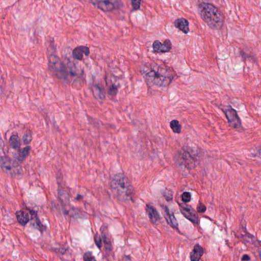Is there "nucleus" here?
Listing matches in <instances>:
<instances>
[{
	"mask_svg": "<svg viewBox=\"0 0 261 261\" xmlns=\"http://www.w3.org/2000/svg\"><path fill=\"white\" fill-rule=\"evenodd\" d=\"M191 194L190 192H185L181 195L182 200L184 202V203H186L191 200Z\"/></svg>",
	"mask_w": 261,
	"mask_h": 261,
	"instance_id": "nucleus-26",
	"label": "nucleus"
},
{
	"mask_svg": "<svg viewBox=\"0 0 261 261\" xmlns=\"http://www.w3.org/2000/svg\"><path fill=\"white\" fill-rule=\"evenodd\" d=\"M141 0H132V5L133 10H137L140 8Z\"/></svg>",
	"mask_w": 261,
	"mask_h": 261,
	"instance_id": "nucleus-27",
	"label": "nucleus"
},
{
	"mask_svg": "<svg viewBox=\"0 0 261 261\" xmlns=\"http://www.w3.org/2000/svg\"><path fill=\"white\" fill-rule=\"evenodd\" d=\"M102 238L104 244L111 243V239L109 237H107L106 234L102 235Z\"/></svg>",
	"mask_w": 261,
	"mask_h": 261,
	"instance_id": "nucleus-32",
	"label": "nucleus"
},
{
	"mask_svg": "<svg viewBox=\"0 0 261 261\" xmlns=\"http://www.w3.org/2000/svg\"><path fill=\"white\" fill-rule=\"evenodd\" d=\"M250 260V257L247 254H243L241 258V261H249Z\"/></svg>",
	"mask_w": 261,
	"mask_h": 261,
	"instance_id": "nucleus-34",
	"label": "nucleus"
},
{
	"mask_svg": "<svg viewBox=\"0 0 261 261\" xmlns=\"http://www.w3.org/2000/svg\"><path fill=\"white\" fill-rule=\"evenodd\" d=\"M146 213L149 218L150 221L152 224H157L160 222L161 217L158 212L153 206L149 204H147Z\"/></svg>",
	"mask_w": 261,
	"mask_h": 261,
	"instance_id": "nucleus-13",
	"label": "nucleus"
},
{
	"mask_svg": "<svg viewBox=\"0 0 261 261\" xmlns=\"http://www.w3.org/2000/svg\"><path fill=\"white\" fill-rule=\"evenodd\" d=\"M90 54L89 48L85 46H80L73 49L72 56L73 60H77L82 61L84 59V56L88 57Z\"/></svg>",
	"mask_w": 261,
	"mask_h": 261,
	"instance_id": "nucleus-10",
	"label": "nucleus"
},
{
	"mask_svg": "<svg viewBox=\"0 0 261 261\" xmlns=\"http://www.w3.org/2000/svg\"><path fill=\"white\" fill-rule=\"evenodd\" d=\"M191 160H192L190 157V155L188 154L186 151L185 148H183L178 155L177 163L179 166L181 168H186L188 167Z\"/></svg>",
	"mask_w": 261,
	"mask_h": 261,
	"instance_id": "nucleus-14",
	"label": "nucleus"
},
{
	"mask_svg": "<svg viewBox=\"0 0 261 261\" xmlns=\"http://www.w3.org/2000/svg\"><path fill=\"white\" fill-rule=\"evenodd\" d=\"M167 223L174 229H178V223L173 213L164 216Z\"/></svg>",
	"mask_w": 261,
	"mask_h": 261,
	"instance_id": "nucleus-20",
	"label": "nucleus"
},
{
	"mask_svg": "<svg viewBox=\"0 0 261 261\" xmlns=\"http://www.w3.org/2000/svg\"><path fill=\"white\" fill-rule=\"evenodd\" d=\"M90 90L95 98L103 100L106 97V92L103 88L100 87L98 84H92L90 86Z\"/></svg>",
	"mask_w": 261,
	"mask_h": 261,
	"instance_id": "nucleus-15",
	"label": "nucleus"
},
{
	"mask_svg": "<svg viewBox=\"0 0 261 261\" xmlns=\"http://www.w3.org/2000/svg\"><path fill=\"white\" fill-rule=\"evenodd\" d=\"M188 24V20L183 18H178L174 21L175 27L184 33H187L189 31Z\"/></svg>",
	"mask_w": 261,
	"mask_h": 261,
	"instance_id": "nucleus-17",
	"label": "nucleus"
},
{
	"mask_svg": "<svg viewBox=\"0 0 261 261\" xmlns=\"http://www.w3.org/2000/svg\"><path fill=\"white\" fill-rule=\"evenodd\" d=\"M48 70L57 78L69 82L84 81L86 79L83 68L69 57L62 58L55 54L48 58Z\"/></svg>",
	"mask_w": 261,
	"mask_h": 261,
	"instance_id": "nucleus-1",
	"label": "nucleus"
},
{
	"mask_svg": "<svg viewBox=\"0 0 261 261\" xmlns=\"http://www.w3.org/2000/svg\"><path fill=\"white\" fill-rule=\"evenodd\" d=\"M170 127L173 130V132L176 133H179L181 130V126L179 123L178 121L173 120L170 122Z\"/></svg>",
	"mask_w": 261,
	"mask_h": 261,
	"instance_id": "nucleus-22",
	"label": "nucleus"
},
{
	"mask_svg": "<svg viewBox=\"0 0 261 261\" xmlns=\"http://www.w3.org/2000/svg\"><path fill=\"white\" fill-rule=\"evenodd\" d=\"M179 210L185 218L194 224H198L199 219L195 210L191 205L187 203H179Z\"/></svg>",
	"mask_w": 261,
	"mask_h": 261,
	"instance_id": "nucleus-7",
	"label": "nucleus"
},
{
	"mask_svg": "<svg viewBox=\"0 0 261 261\" xmlns=\"http://www.w3.org/2000/svg\"><path fill=\"white\" fill-rule=\"evenodd\" d=\"M203 248L199 244H196L192 251L191 252L190 258L191 261H199L203 255Z\"/></svg>",
	"mask_w": 261,
	"mask_h": 261,
	"instance_id": "nucleus-16",
	"label": "nucleus"
},
{
	"mask_svg": "<svg viewBox=\"0 0 261 261\" xmlns=\"http://www.w3.org/2000/svg\"><path fill=\"white\" fill-rule=\"evenodd\" d=\"M94 239L96 245L99 249H100L102 246L101 238L100 236L95 234Z\"/></svg>",
	"mask_w": 261,
	"mask_h": 261,
	"instance_id": "nucleus-28",
	"label": "nucleus"
},
{
	"mask_svg": "<svg viewBox=\"0 0 261 261\" xmlns=\"http://www.w3.org/2000/svg\"><path fill=\"white\" fill-rule=\"evenodd\" d=\"M199 13L202 20L212 29L222 27L224 17L219 10L209 3H201L199 5Z\"/></svg>",
	"mask_w": 261,
	"mask_h": 261,
	"instance_id": "nucleus-3",
	"label": "nucleus"
},
{
	"mask_svg": "<svg viewBox=\"0 0 261 261\" xmlns=\"http://www.w3.org/2000/svg\"><path fill=\"white\" fill-rule=\"evenodd\" d=\"M171 199H172V195L169 196L166 198V200L167 201H169V200H170Z\"/></svg>",
	"mask_w": 261,
	"mask_h": 261,
	"instance_id": "nucleus-37",
	"label": "nucleus"
},
{
	"mask_svg": "<svg viewBox=\"0 0 261 261\" xmlns=\"http://www.w3.org/2000/svg\"><path fill=\"white\" fill-rule=\"evenodd\" d=\"M84 261H96L95 257L92 255L91 252H86L83 256Z\"/></svg>",
	"mask_w": 261,
	"mask_h": 261,
	"instance_id": "nucleus-25",
	"label": "nucleus"
},
{
	"mask_svg": "<svg viewBox=\"0 0 261 261\" xmlns=\"http://www.w3.org/2000/svg\"><path fill=\"white\" fill-rule=\"evenodd\" d=\"M22 139L24 145L29 144L32 140L31 132L30 130H27L22 136Z\"/></svg>",
	"mask_w": 261,
	"mask_h": 261,
	"instance_id": "nucleus-24",
	"label": "nucleus"
},
{
	"mask_svg": "<svg viewBox=\"0 0 261 261\" xmlns=\"http://www.w3.org/2000/svg\"><path fill=\"white\" fill-rule=\"evenodd\" d=\"M10 146L13 149H18L20 148V139L17 134H12L9 139Z\"/></svg>",
	"mask_w": 261,
	"mask_h": 261,
	"instance_id": "nucleus-18",
	"label": "nucleus"
},
{
	"mask_svg": "<svg viewBox=\"0 0 261 261\" xmlns=\"http://www.w3.org/2000/svg\"><path fill=\"white\" fill-rule=\"evenodd\" d=\"M63 213L64 215H67L69 214V212L67 210H64L63 212Z\"/></svg>",
	"mask_w": 261,
	"mask_h": 261,
	"instance_id": "nucleus-38",
	"label": "nucleus"
},
{
	"mask_svg": "<svg viewBox=\"0 0 261 261\" xmlns=\"http://www.w3.org/2000/svg\"><path fill=\"white\" fill-rule=\"evenodd\" d=\"M154 53H164L168 52L171 48V43L169 40H165L163 43L159 41H155L152 44Z\"/></svg>",
	"mask_w": 261,
	"mask_h": 261,
	"instance_id": "nucleus-11",
	"label": "nucleus"
},
{
	"mask_svg": "<svg viewBox=\"0 0 261 261\" xmlns=\"http://www.w3.org/2000/svg\"><path fill=\"white\" fill-rule=\"evenodd\" d=\"M258 154H259V155L261 157V149H260L259 150Z\"/></svg>",
	"mask_w": 261,
	"mask_h": 261,
	"instance_id": "nucleus-39",
	"label": "nucleus"
},
{
	"mask_svg": "<svg viewBox=\"0 0 261 261\" xmlns=\"http://www.w3.org/2000/svg\"><path fill=\"white\" fill-rule=\"evenodd\" d=\"M110 185L114 195L119 200L125 201L131 198L134 188L129 184L128 178L123 174L115 175Z\"/></svg>",
	"mask_w": 261,
	"mask_h": 261,
	"instance_id": "nucleus-4",
	"label": "nucleus"
},
{
	"mask_svg": "<svg viewBox=\"0 0 261 261\" xmlns=\"http://www.w3.org/2000/svg\"><path fill=\"white\" fill-rule=\"evenodd\" d=\"M2 163L1 164V168L4 171H7L10 170L12 167H16V165L13 164L12 165L11 160L10 158L7 156H5L2 159Z\"/></svg>",
	"mask_w": 261,
	"mask_h": 261,
	"instance_id": "nucleus-19",
	"label": "nucleus"
},
{
	"mask_svg": "<svg viewBox=\"0 0 261 261\" xmlns=\"http://www.w3.org/2000/svg\"><path fill=\"white\" fill-rule=\"evenodd\" d=\"M28 210L29 211V214L23 211L16 212V216L19 223L24 226L30 220V225L33 228L39 230L41 232L45 231L46 226L42 224L37 212L34 210Z\"/></svg>",
	"mask_w": 261,
	"mask_h": 261,
	"instance_id": "nucleus-5",
	"label": "nucleus"
},
{
	"mask_svg": "<svg viewBox=\"0 0 261 261\" xmlns=\"http://www.w3.org/2000/svg\"><path fill=\"white\" fill-rule=\"evenodd\" d=\"M59 198L62 204L66 205L69 203V198L68 194H64L61 190L59 187L58 189Z\"/></svg>",
	"mask_w": 261,
	"mask_h": 261,
	"instance_id": "nucleus-21",
	"label": "nucleus"
},
{
	"mask_svg": "<svg viewBox=\"0 0 261 261\" xmlns=\"http://www.w3.org/2000/svg\"><path fill=\"white\" fill-rule=\"evenodd\" d=\"M106 84L108 88V94L110 98H113L118 92V87L116 84V77L114 75H107Z\"/></svg>",
	"mask_w": 261,
	"mask_h": 261,
	"instance_id": "nucleus-9",
	"label": "nucleus"
},
{
	"mask_svg": "<svg viewBox=\"0 0 261 261\" xmlns=\"http://www.w3.org/2000/svg\"><path fill=\"white\" fill-rule=\"evenodd\" d=\"M230 125L233 128H238L241 126V120L237 111L230 107L228 109L223 110Z\"/></svg>",
	"mask_w": 261,
	"mask_h": 261,
	"instance_id": "nucleus-8",
	"label": "nucleus"
},
{
	"mask_svg": "<svg viewBox=\"0 0 261 261\" xmlns=\"http://www.w3.org/2000/svg\"><path fill=\"white\" fill-rule=\"evenodd\" d=\"M31 149L30 146H27L22 149L20 148L18 149H15L16 152L13 153V158L19 163H22L29 155Z\"/></svg>",
	"mask_w": 261,
	"mask_h": 261,
	"instance_id": "nucleus-12",
	"label": "nucleus"
},
{
	"mask_svg": "<svg viewBox=\"0 0 261 261\" xmlns=\"http://www.w3.org/2000/svg\"><path fill=\"white\" fill-rule=\"evenodd\" d=\"M67 250L65 246H60L59 248H56L55 249V251L56 253H58L61 254H64L66 253Z\"/></svg>",
	"mask_w": 261,
	"mask_h": 261,
	"instance_id": "nucleus-31",
	"label": "nucleus"
},
{
	"mask_svg": "<svg viewBox=\"0 0 261 261\" xmlns=\"http://www.w3.org/2000/svg\"><path fill=\"white\" fill-rule=\"evenodd\" d=\"M106 229L107 227L105 225H103L100 227V230L101 231L102 236L104 234H106V233L104 231Z\"/></svg>",
	"mask_w": 261,
	"mask_h": 261,
	"instance_id": "nucleus-36",
	"label": "nucleus"
},
{
	"mask_svg": "<svg viewBox=\"0 0 261 261\" xmlns=\"http://www.w3.org/2000/svg\"><path fill=\"white\" fill-rule=\"evenodd\" d=\"M140 72L149 86L156 85L167 86L170 85L176 75L173 69L165 65L145 63L142 65Z\"/></svg>",
	"mask_w": 261,
	"mask_h": 261,
	"instance_id": "nucleus-2",
	"label": "nucleus"
},
{
	"mask_svg": "<svg viewBox=\"0 0 261 261\" xmlns=\"http://www.w3.org/2000/svg\"><path fill=\"white\" fill-rule=\"evenodd\" d=\"M206 207L202 203L199 201L197 206V212L200 213H204L206 211Z\"/></svg>",
	"mask_w": 261,
	"mask_h": 261,
	"instance_id": "nucleus-29",
	"label": "nucleus"
},
{
	"mask_svg": "<svg viewBox=\"0 0 261 261\" xmlns=\"http://www.w3.org/2000/svg\"><path fill=\"white\" fill-rule=\"evenodd\" d=\"M105 251L107 255H110L112 254V246L111 243L104 244Z\"/></svg>",
	"mask_w": 261,
	"mask_h": 261,
	"instance_id": "nucleus-30",
	"label": "nucleus"
},
{
	"mask_svg": "<svg viewBox=\"0 0 261 261\" xmlns=\"http://www.w3.org/2000/svg\"><path fill=\"white\" fill-rule=\"evenodd\" d=\"M92 4L104 12H109L122 6L119 0H91Z\"/></svg>",
	"mask_w": 261,
	"mask_h": 261,
	"instance_id": "nucleus-6",
	"label": "nucleus"
},
{
	"mask_svg": "<svg viewBox=\"0 0 261 261\" xmlns=\"http://www.w3.org/2000/svg\"><path fill=\"white\" fill-rule=\"evenodd\" d=\"M83 199V196L80 194H77V196L74 198V200L76 201H82Z\"/></svg>",
	"mask_w": 261,
	"mask_h": 261,
	"instance_id": "nucleus-35",
	"label": "nucleus"
},
{
	"mask_svg": "<svg viewBox=\"0 0 261 261\" xmlns=\"http://www.w3.org/2000/svg\"><path fill=\"white\" fill-rule=\"evenodd\" d=\"M186 151L192 160H195V158L198 155V151L195 148L189 146L185 147Z\"/></svg>",
	"mask_w": 261,
	"mask_h": 261,
	"instance_id": "nucleus-23",
	"label": "nucleus"
},
{
	"mask_svg": "<svg viewBox=\"0 0 261 261\" xmlns=\"http://www.w3.org/2000/svg\"><path fill=\"white\" fill-rule=\"evenodd\" d=\"M161 207H162L163 210H164V212L165 213V215L164 216L169 215L170 214V211L168 208V207L167 205H162Z\"/></svg>",
	"mask_w": 261,
	"mask_h": 261,
	"instance_id": "nucleus-33",
	"label": "nucleus"
}]
</instances>
